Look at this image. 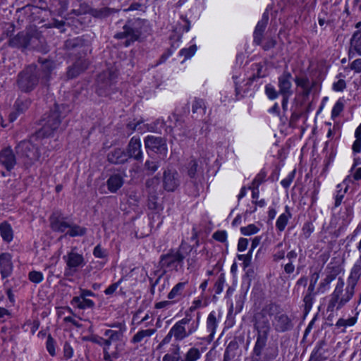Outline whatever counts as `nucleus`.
Instances as JSON below:
<instances>
[{
    "instance_id": "nucleus-58",
    "label": "nucleus",
    "mask_w": 361,
    "mask_h": 361,
    "mask_svg": "<svg viewBox=\"0 0 361 361\" xmlns=\"http://www.w3.org/2000/svg\"><path fill=\"white\" fill-rule=\"evenodd\" d=\"M93 255L97 258H104L107 256L106 251L100 245H97L93 250Z\"/></svg>"
},
{
    "instance_id": "nucleus-41",
    "label": "nucleus",
    "mask_w": 361,
    "mask_h": 361,
    "mask_svg": "<svg viewBox=\"0 0 361 361\" xmlns=\"http://www.w3.org/2000/svg\"><path fill=\"white\" fill-rule=\"evenodd\" d=\"M217 326V320L214 312H210L207 319V327L210 332V335L213 336L215 334Z\"/></svg>"
},
{
    "instance_id": "nucleus-61",
    "label": "nucleus",
    "mask_w": 361,
    "mask_h": 361,
    "mask_svg": "<svg viewBox=\"0 0 361 361\" xmlns=\"http://www.w3.org/2000/svg\"><path fill=\"white\" fill-rule=\"evenodd\" d=\"M345 87L346 83L343 79H340L333 84V90L336 92H342Z\"/></svg>"
},
{
    "instance_id": "nucleus-48",
    "label": "nucleus",
    "mask_w": 361,
    "mask_h": 361,
    "mask_svg": "<svg viewBox=\"0 0 361 361\" xmlns=\"http://www.w3.org/2000/svg\"><path fill=\"white\" fill-rule=\"evenodd\" d=\"M30 102L27 100L18 99L15 103L16 110L18 114H21L28 109Z\"/></svg>"
},
{
    "instance_id": "nucleus-42",
    "label": "nucleus",
    "mask_w": 361,
    "mask_h": 361,
    "mask_svg": "<svg viewBox=\"0 0 361 361\" xmlns=\"http://www.w3.org/2000/svg\"><path fill=\"white\" fill-rule=\"evenodd\" d=\"M201 357L200 350L195 347L190 348L184 356L183 361H197Z\"/></svg>"
},
{
    "instance_id": "nucleus-21",
    "label": "nucleus",
    "mask_w": 361,
    "mask_h": 361,
    "mask_svg": "<svg viewBox=\"0 0 361 361\" xmlns=\"http://www.w3.org/2000/svg\"><path fill=\"white\" fill-rule=\"evenodd\" d=\"M295 82L296 85L300 87L303 94L307 96L316 85V81L310 80L307 76L295 77Z\"/></svg>"
},
{
    "instance_id": "nucleus-43",
    "label": "nucleus",
    "mask_w": 361,
    "mask_h": 361,
    "mask_svg": "<svg viewBox=\"0 0 361 361\" xmlns=\"http://www.w3.org/2000/svg\"><path fill=\"white\" fill-rule=\"evenodd\" d=\"M180 346L178 345L172 353L164 355L163 361H180Z\"/></svg>"
},
{
    "instance_id": "nucleus-44",
    "label": "nucleus",
    "mask_w": 361,
    "mask_h": 361,
    "mask_svg": "<svg viewBox=\"0 0 361 361\" xmlns=\"http://www.w3.org/2000/svg\"><path fill=\"white\" fill-rule=\"evenodd\" d=\"M259 231V228L253 224L240 228V232L244 235H251L258 233Z\"/></svg>"
},
{
    "instance_id": "nucleus-39",
    "label": "nucleus",
    "mask_w": 361,
    "mask_h": 361,
    "mask_svg": "<svg viewBox=\"0 0 361 361\" xmlns=\"http://www.w3.org/2000/svg\"><path fill=\"white\" fill-rule=\"evenodd\" d=\"M286 247L283 242H280L274 247L273 259L274 261H279L284 258Z\"/></svg>"
},
{
    "instance_id": "nucleus-2",
    "label": "nucleus",
    "mask_w": 361,
    "mask_h": 361,
    "mask_svg": "<svg viewBox=\"0 0 361 361\" xmlns=\"http://www.w3.org/2000/svg\"><path fill=\"white\" fill-rule=\"evenodd\" d=\"M361 276V260L353 265L345 286L343 279H338L335 288L330 296L326 311L331 312L330 315L341 310L353 298L355 293V288Z\"/></svg>"
},
{
    "instance_id": "nucleus-56",
    "label": "nucleus",
    "mask_w": 361,
    "mask_h": 361,
    "mask_svg": "<svg viewBox=\"0 0 361 361\" xmlns=\"http://www.w3.org/2000/svg\"><path fill=\"white\" fill-rule=\"evenodd\" d=\"M197 51L195 45H192L188 49H183L180 50V54L185 56V59H190L192 57Z\"/></svg>"
},
{
    "instance_id": "nucleus-19",
    "label": "nucleus",
    "mask_w": 361,
    "mask_h": 361,
    "mask_svg": "<svg viewBox=\"0 0 361 361\" xmlns=\"http://www.w3.org/2000/svg\"><path fill=\"white\" fill-rule=\"evenodd\" d=\"M349 58H353L355 54L361 56V30L353 33L350 41Z\"/></svg>"
},
{
    "instance_id": "nucleus-3",
    "label": "nucleus",
    "mask_w": 361,
    "mask_h": 361,
    "mask_svg": "<svg viewBox=\"0 0 361 361\" xmlns=\"http://www.w3.org/2000/svg\"><path fill=\"white\" fill-rule=\"evenodd\" d=\"M40 137L36 133L30 137V140H22L15 147L17 155L22 159L23 164L27 168L40 160L41 152L39 143L35 142Z\"/></svg>"
},
{
    "instance_id": "nucleus-49",
    "label": "nucleus",
    "mask_w": 361,
    "mask_h": 361,
    "mask_svg": "<svg viewBox=\"0 0 361 361\" xmlns=\"http://www.w3.org/2000/svg\"><path fill=\"white\" fill-rule=\"evenodd\" d=\"M267 22H268V17H267V16L264 14L261 20H259L257 23L254 32H257L259 35L263 34L264 31L266 28Z\"/></svg>"
},
{
    "instance_id": "nucleus-34",
    "label": "nucleus",
    "mask_w": 361,
    "mask_h": 361,
    "mask_svg": "<svg viewBox=\"0 0 361 361\" xmlns=\"http://www.w3.org/2000/svg\"><path fill=\"white\" fill-rule=\"evenodd\" d=\"M70 227L66 232V235H69L71 237H77V236H82L86 232L87 229L85 227L80 226L73 223H71Z\"/></svg>"
},
{
    "instance_id": "nucleus-40",
    "label": "nucleus",
    "mask_w": 361,
    "mask_h": 361,
    "mask_svg": "<svg viewBox=\"0 0 361 361\" xmlns=\"http://www.w3.org/2000/svg\"><path fill=\"white\" fill-rule=\"evenodd\" d=\"M317 294V291L312 287H308L303 298V301L306 308H311L314 300L315 295Z\"/></svg>"
},
{
    "instance_id": "nucleus-30",
    "label": "nucleus",
    "mask_w": 361,
    "mask_h": 361,
    "mask_svg": "<svg viewBox=\"0 0 361 361\" xmlns=\"http://www.w3.org/2000/svg\"><path fill=\"white\" fill-rule=\"evenodd\" d=\"M118 11L108 7H102L99 8H91L90 13L92 16L97 18H105L117 12Z\"/></svg>"
},
{
    "instance_id": "nucleus-37",
    "label": "nucleus",
    "mask_w": 361,
    "mask_h": 361,
    "mask_svg": "<svg viewBox=\"0 0 361 361\" xmlns=\"http://www.w3.org/2000/svg\"><path fill=\"white\" fill-rule=\"evenodd\" d=\"M28 44L27 37L23 33L18 34L16 37L10 40V45L13 47H27Z\"/></svg>"
},
{
    "instance_id": "nucleus-17",
    "label": "nucleus",
    "mask_w": 361,
    "mask_h": 361,
    "mask_svg": "<svg viewBox=\"0 0 361 361\" xmlns=\"http://www.w3.org/2000/svg\"><path fill=\"white\" fill-rule=\"evenodd\" d=\"M12 256L8 252L0 254V274L3 279L7 278L13 272Z\"/></svg>"
},
{
    "instance_id": "nucleus-15",
    "label": "nucleus",
    "mask_w": 361,
    "mask_h": 361,
    "mask_svg": "<svg viewBox=\"0 0 361 361\" xmlns=\"http://www.w3.org/2000/svg\"><path fill=\"white\" fill-rule=\"evenodd\" d=\"M16 164V157L11 147L8 146L0 149V164L8 171L14 169Z\"/></svg>"
},
{
    "instance_id": "nucleus-29",
    "label": "nucleus",
    "mask_w": 361,
    "mask_h": 361,
    "mask_svg": "<svg viewBox=\"0 0 361 361\" xmlns=\"http://www.w3.org/2000/svg\"><path fill=\"white\" fill-rule=\"evenodd\" d=\"M71 305L80 310L87 308H92L94 306V302L90 299L84 298L81 296L74 297L71 302Z\"/></svg>"
},
{
    "instance_id": "nucleus-22",
    "label": "nucleus",
    "mask_w": 361,
    "mask_h": 361,
    "mask_svg": "<svg viewBox=\"0 0 361 361\" xmlns=\"http://www.w3.org/2000/svg\"><path fill=\"white\" fill-rule=\"evenodd\" d=\"M186 284L187 281L179 282L176 284L168 293V299L172 300L173 303L179 302L183 298V290Z\"/></svg>"
},
{
    "instance_id": "nucleus-38",
    "label": "nucleus",
    "mask_w": 361,
    "mask_h": 361,
    "mask_svg": "<svg viewBox=\"0 0 361 361\" xmlns=\"http://www.w3.org/2000/svg\"><path fill=\"white\" fill-rule=\"evenodd\" d=\"M355 140L354 141L352 150L354 154L361 152V123L357 126L355 131Z\"/></svg>"
},
{
    "instance_id": "nucleus-7",
    "label": "nucleus",
    "mask_w": 361,
    "mask_h": 361,
    "mask_svg": "<svg viewBox=\"0 0 361 361\" xmlns=\"http://www.w3.org/2000/svg\"><path fill=\"white\" fill-rule=\"evenodd\" d=\"M38 81L37 67L30 65L18 75V85L22 91L30 92L37 85Z\"/></svg>"
},
{
    "instance_id": "nucleus-23",
    "label": "nucleus",
    "mask_w": 361,
    "mask_h": 361,
    "mask_svg": "<svg viewBox=\"0 0 361 361\" xmlns=\"http://www.w3.org/2000/svg\"><path fill=\"white\" fill-rule=\"evenodd\" d=\"M123 183L124 180L119 174L111 175L106 181L108 190L112 193L117 192L123 186Z\"/></svg>"
},
{
    "instance_id": "nucleus-55",
    "label": "nucleus",
    "mask_w": 361,
    "mask_h": 361,
    "mask_svg": "<svg viewBox=\"0 0 361 361\" xmlns=\"http://www.w3.org/2000/svg\"><path fill=\"white\" fill-rule=\"evenodd\" d=\"M265 92L267 96L270 99H275L278 97L279 92L276 90L274 86L271 85H267L265 86Z\"/></svg>"
},
{
    "instance_id": "nucleus-27",
    "label": "nucleus",
    "mask_w": 361,
    "mask_h": 361,
    "mask_svg": "<svg viewBox=\"0 0 361 361\" xmlns=\"http://www.w3.org/2000/svg\"><path fill=\"white\" fill-rule=\"evenodd\" d=\"M0 235L3 240L10 243L13 239V230L11 225L7 221H3L0 224Z\"/></svg>"
},
{
    "instance_id": "nucleus-12",
    "label": "nucleus",
    "mask_w": 361,
    "mask_h": 361,
    "mask_svg": "<svg viewBox=\"0 0 361 361\" xmlns=\"http://www.w3.org/2000/svg\"><path fill=\"white\" fill-rule=\"evenodd\" d=\"M116 73L113 71L103 72L97 78L98 94L101 96L109 94V89L113 86Z\"/></svg>"
},
{
    "instance_id": "nucleus-31",
    "label": "nucleus",
    "mask_w": 361,
    "mask_h": 361,
    "mask_svg": "<svg viewBox=\"0 0 361 361\" xmlns=\"http://www.w3.org/2000/svg\"><path fill=\"white\" fill-rule=\"evenodd\" d=\"M238 344L236 341H231L227 345L224 355V361H231L237 356Z\"/></svg>"
},
{
    "instance_id": "nucleus-28",
    "label": "nucleus",
    "mask_w": 361,
    "mask_h": 361,
    "mask_svg": "<svg viewBox=\"0 0 361 361\" xmlns=\"http://www.w3.org/2000/svg\"><path fill=\"white\" fill-rule=\"evenodd\" d=\"M292 217V214L290 213V209L288 206H286L285 212L281 214L276 220V227L280 231L282 232L285 230V228L289 221V219Z\"/></svg>"
},
{
    "instance_id": "nucleus-45",
    "label": "nucleus",
    "mask_w": 361,
    "mask_h": 361,
    "mask_svg": "<svg viewBox=\"0 0 361 361\" xmlns=\"http://www.w3.org/2000/svg\"><path fill=\"white\" fill-rule=\"evenodd\" d=\"M344 109V103L342 99H338L334 104L331 111V118H335L340 115Z\"/></svg>"
},
{
    "instance_id": "nucleus-16",
    "label": "nucleus",
    "mask_w": 361,
    "mask_h": 361,
    "mask_svg": "<svg viewBox=\"0 0 361 361\" xmlns=\"http://www.w3.org/2000/svg\"><path fill=\"white\" fill-rule=\"evenodd\" d=\"M71 223L67 218L63 217L59 214H54L50 217L51 229L56 232L65 233L66 235L67 231L71 226Z\"/></svg>"
},
{
    "instance_id": "nucleus-25",
    "label": "nucleus",
    "mask_w": 361,
    "mask_h": 361,
    "mask_svg": "<svg viewBox=\"0 0 361 361\" xmlns=\"http://www.w3.org/2000/svg\"><path fill=\"white\" fill-rule=\"evenodd\" d=\"M341 271V268L337 267L335 271V274H328L319 283L317 293L319 294H323L326 293L330 288V284L332 281L335 279V275Z\"/></svg>"
},
{
    "instance_id": "nucleus-36",
    "label": "nucleus",
    "mask_w": 361,
    "mask_h": 361,
    "mask_svg": "<svg viewBox=\"0 0 361 361\" xmlns=\"http://www.w3.org/2000/svg\"><path fill=\"white\" fill-rule=\"evenodd\" d=\"M192 111L193 114L203 116L206 111V105L204 102L201 99H195L192 104Z\"/></svg>"
},
{
    "instance_id": "nucleus-5",
    "label": "nucleus",
    "mask_w": 361,
    "mask_h": 361,
    "mask_svg": "<svg viewBox=\"0 0 361 361\" xmlns=\"http://www.w3.org/2000/svg\"><path fill=\"white\" fill-rule=\"evenodd\" d=\"M64 109L63 104L55 105L54 109L43 118L42 128L37 132V136L48 137L56 130L60 126L61 113Z\"/></svg>"
},
{
    "instance_id": "nucleus-62",
    "label": "nucleus",
    "mask_w": 361,
    "mask_h": 361,
    "mask_svg": "<svg viewBox=\"0 0 361 361\" xmlns=\"http://www.w3.org/2000/svg\"><path fill=\"white\" fill-rule=\"evenodd\" d=\"M63 353L66 359H70L73 355V349L68 343H65L63 345Z\"/></svg>"
},
{
    "instance_id": "nucleus-57",
    "label": "nucleus",
    "mask_w": 361,
    "mask_h": 361,
    "mask_svg": "<svg viewBox=\"0 0 361 361\" xmlns=\"http://www.w3.org/2000/svg\"><path fill=\"white\" fill-rule=\"evenodd\" d=\"M238 259L243 262V265L244 268L248 267L251 264L252 259V252L250 251L249 253L246 255H240L238 257Z\"/></svg>"
},
{
    "instance_id": "nucleus-50",
    "label": "nucleus",
    "mask_w": 361,
    "mask_h": 361,
    "mask_svg": "<svg viewBox=\"0 0 361 361\" xmlns=\"http://www.w3.org/2000/svg\"><path fill=\"white\" fill-rule=\"evenodd\" d=\"M104 336L108 337L107 339L112 341H119L123 337L121 332H118L117 331L111 329L106 330Z\"/></svg>"
},
{
    "instance_id": "nucleus-9",
    "label": "nucleus",
    "mask_w": 361,
    "mask_h": 361,
    "mask_svg": "<svg viewBox=\"0 0 361 361\" xmlns=\"http://www.w3.org/2000/svg\"><path fill=\"white\" fill-rule=\"evenodd\" d=\"M292 75L288 71H283L278 78L279 93L282 95V107L285 109L289 98L293 95Z\"/></svg>"
},
{
    "instance_id": "nucleus-20",
    "label": "nucleus",
    "mask_w": 361,
    "mask_h": 361,
    "mask_svg": "<svg viewBox=\"0 0 361 361\" xmlns=\"http://www.w3.org/2000/svg\"><path fill=\"white\" fill-rule=\"evenodd\" d=\"M157 329H140L130 339V343L133 344H137L142 343H147L148 340L156 333Z\"/></svg>"
},
{
    "instance_id": "nucleus-8",
    "label": "nucleus",
    "mask_w": 361,
    "mask_h": 361,
    "mask_svg": "<svg viewBox=\"0 0 361 361\" xmlns=\"http://www.w3.org/2000/svg\"><path fill=\"white\" fill-rule=\"evenodd\" d=\"M66 262L65 276H73L80 268L85 264V259L82 255L76 252V247L71 249L66 255L63 257Z\"/></svg>"
},
{
    "instance_id": "nucleus-18",
    "label": "nucleus",
    "mask_w": 361,
    "mask_h": 361,
    "mask_svg": "<svg viewBox=\"0 0 361 361\" xmlns=\"http://www.w3.org/2000/svg\"><path fill=\"white\" fill-rule=\"evenodd\" d=\"M127 154L128 157H133L136 160L142 159L141 142L139 137H133L130 139L127 147Z\"/></svg>"
},
{
    "instance_id": "nucleus-24",
    "label": "nucleus",
    "mask_w": 361,
    "mask_h": 361,
    "mask_svg": "<svg viewBox=\"0 0 361 361\" xmlns=\"http://www.w3.org/2000/svg\"><path fill=\"white\" fill-rule=\"evenodd\" d=\"M127 153L121 149H116L108 154V160L115 164H123L128 159Z\"/></svg>"
},
{
    "instance_id": "nucleus-32",
    "label": "nucleus",
    "mask_w": 361,
    "mask_h": 361,
    "mask_svg": "<svg viewBox=\"0 0 361 361\" xmlns=\"http://www.w3.org/2000/svg\"><path fill=\"white\" fill-rule=\"evenodd\" d=\"M172 132L173 137L175 139H178V137H179L180 140H183V138L187 137L188 135V130L186 128L185 126L179 121H177L175 123V126L173 127Z\"/></svg>"
},
{
    "instance_id": "nucleus-1",
    "label": "nucleus",
    "mask_w": 361,
    "mask_h": 361,
    "mask_svg": "<svg viewBox=\"0 0 361 361\" xmlns=\"http://www.w3.org/2000/svg\"><path fill=\"white\" fill-rule=\"evenodd\" d=\"M254 329L257 334L252 361H274L279 355V347L275 343L267 345L271 327L269 320L262 314L255 316Z\"/></svg>"
},
{
    "instance_id": "nucleus-46",
    "label": "nucleus",
    "mask_w": 361,
    "mask_h": 361,
    "mask_svg": "<svg viewBox=\"0 0 361 361\" xmlns=\"http://www.w3.org/2000/svg\"><path fill=\"white\" fill-rule=\"evenodd\" d=\"M187 265H188V269L190 271H193L197 268V253L192 252L190 253L189 257L187 259Z\"/></svg>"
},
{
    "instance_id": "nucleus-64",
    "label": "nucleus",
    "mask_w": 361,
    "mask_h": 361,
    "mask_svg": "<svg viewBox=\"0 0 361 361\" xmlns=\"http://www.w3.org/2000/svg\"><path fill=\"white\" fill-rule=\"evenodd\" d=\"M350 68L356 73L361 72V59H357L353 61L350 65Z\"/></svg>"
},
{
    "instance_id": "nucleus-63",
    "label": "nucleus",
    "mask_w": 361,
    "mask_h": 361,
    "mask_svg": "<svg viewBox=\"0 0 361 361\" xmlns=\"http://www.w3.org/2000/svg\"><path fill=\"white\" fill-rule=\"evenodd\" d=\"M197 162L195 160H192L189 163L188 176L190 178H194L197 171Z\"/></svg>"
},
{
    "instance_id": "nucleus-53",
    "label": "nucleus",
    "mask_w": 361,
    "mask_h": 361,
    "mask_svg": "<svg viewBox=\"0 0 361 361\" xmlns=\"http://www.w3.org/2000/svg\"><path fill=\"white\" fill-rule=\"evenodd\" d=\"M356 322V319L354 317L349 318L348 319H339L336 324L337 327H347L353 326Z\"/></svg>"
},
{
    "instance_id": "nucleus-59",
    "label": "nucleus",
    "mask_w": 361,
    "mask_h": 361,
    "mask_svg": "<svg viewBox=\"0 0 361 361\" xmlns=\"http://www.w3.org/2000/svg\"><path fill=\"white\" fill-rule=\"evenodd\" d=\"M213 238L219 242L224 243L227 239V233L225 231H218L214 233Z\"/></svg>"
},
{
    "instance_id": "nucleus-60",
    "label": "nucleus",
    "mask_w": 361,
    "mask_h": 361,
    "mask_svg": "<svg viewBox=\"0 0 361 361\" xmlns=\"http://www.w3.org/2000/svg\"><path fill=\"white\" fill-rule=\"evenodd\" d=\"M302 234L305 238H308L314 231V226L310 223H305L302 227Z\"/></svg>"
},
{
    "instance_id": "nucleus-52",
    "label": "nucleus",
    "mask_w": 361,
    "mask_h": 361,
    "mask_svg": "<svg viewBox=\"0 0 361 361\" xmlns=\"http://www.w3.org/2000/svg\"><path fill=\"white\" fill-rule=\"evenodd\" d=\"M28 276L29 279L35 283H40L44 279L42 273L37 271H30Z\"/></svg>"
},
{
    "instance_id": "nucleus-14",
    "label": "nucleus",
    "mask_w": 361,
    "mask_h": 361,
    "mask_svg": "<svg viewBox=\"0 0 361 361\" xmlns=\"http://www.w3.org/2000/svg\"><path fill=\"white\" fill-rule=\"evenodd\" d=\"M180 184V176L173 169L165 170L163 173V187L169 192L175 191Z\"/></svg>"
},
{
    "instance_id": "nucleus-13",
    "label": "nucleus",
    "mask_w": 361,
    "mask_h": 361,
    "mask_svg": "<svg viewBox=\"0 0 361 361\" xmlns=\"http://www.w3.org/2000/svg\"><path fill=\"white\" fill-rule=\"evenodd\" d=\"M138 24L137 21H128L123 26V31L116 33L115 37L117 39L126 38V46H128L131 42L136 41L140 35L141 32L137 27Z\"/></svg>"
},
{
    "instance_id": "nucleus-4",
    "label": "nucleus",
    "mask_w": 361,
    "mask_h": 361,
    "mask_svg": "<svg viewBox=\"0 0 361 361\" xmlns=\"http://www.w3.org/2000/svg\"><path fill=\"white\" fill-rule=\"evenodd\" d=\"M200 325V317L193 319L189 312L185 313V317L176 322L171 328V334L176 341H181L197 331Z\"/></svg>"
},
{
    "instance_id": "nucleus-35",
    "label": "nucleus",
    "mask_w": 361,
    "mask_h": 361,
    "mask_svg": "<svg viewBox=\"0 0 361 361\" xmlns=\"http://www.w3.org/2000/svg\"><path fill=\"white\" fill-rule=\"evenodd\" d=\"M41 68L44 74L43 82L46 83L49 78L51 72L54 68V63L51 61L45 60L42 62Z\"/></svg>"
},
{
    "instance_id": "nucleus-54",
    "label": "nucleus",
    "mask_w": 361,
    "mask_h": 361,
    "mask_svg": "<svg viewBox=\"0 0 361 361\" xmlns=\"http://www.w3.org/2000/svg\"><path fill=\"white\" fill-rule=\"evenodd\" d=\"M47 350L51 356H54L56 354L55 351V341L54 338L49 335L46 343Z\"/></svg>"
},
{
    "instance_id": "nucleus-10",
    "label": "nucleus",
    "mask_w": 361,
    "mask_h": 361,
    "mask_svg": "<svg viewBox=\"0 0 361 361\" xmlns=\"http://www.w3.org/2000/svg\"><path fill=\"white\" fill-rule=\"evenodd\" d=\"M145 148L155 154L160 158H165L167 155L168 149L166 140L160 137L148 135L145 138Z\"/></svg>"
},
{
    "instance_id": "nucleus-51",
    "label": "nucleus",
    "mask_w": 361,
    "mask_h": 361,
    "mask_svg": "<svg viewBox=\"0 0 361 361\" xmlns=\"http://www.w3.org/2000/svg\"><path fill=\"white\" fill-rule=\"evenodd\" d=\"M225 283V277L224 274H221L214 284V290L216 294H220L224 289Z\"/></svg>"
},
{
    "instance_id": "nucleus-11",
    "label": "nucleus",
    "mask_w": 361,
    "mask_h": 361,
    "mask_svg": "<svg viewBox=\"0 0 361 361\" xmlns=\"http://www.w3.org/2000/svg\"><path fill=\"white\" fill-rule=\"evenodd\" d=\"M271 325L278 333H283L290 330L293 324L291 318L284 312L279 311L272 314Z\"/></svg>"
},
{
    "instance_id": "nucleus-33",
    "label": "nucleus",
    "mask_w": 361,
    "mask_h": 361,
    "mask_svg": "<svg viewBox=\"0 0 361 361\" xmlns=\"http://www.w3.org/2000/svg\"><path fill=\"white\" fill-rule=\"evenodd\" d=\"M353 217V208L350 204H345L344 209L340 213V219L343 226H348Z\"/></svg>"
},
{
    "instance_id": "nucleus-26",
    "label": "nucleus",
    "mask_w": 361,
    "mask_h": 361,
    "mask_svg": "<svg viewBox=\"0 0 361 361\" xmlns=\"http://www.w3.org/2000/svg\"><path fill=\"white\" fill-rule=\"evenodd\" d=\"M89 63L86 60H78L75 64L68 69V76L73 78L78 76L81 72L84 71L88 66Z\"/></svg>"
},
{
    "instance_id": "nucleus-47",
    "label": "nucleus",
    "mask_w": 361,
    "mask_h": 361,
    "mask_svg": "<svg viewBox=\"0 0 361 361\" xmlns=\"http://www.w3.org/2000/svg\"><path fill=\"white\" fill-rule=\"evenodd\" d=\"M267 177V173L262 170L260 172L255 176L254 180L251 183V186L253 188H259V186L265 181Z\"/></svg>"
},
{
    "instance_id": "nucleus-6",
    "label": "nucleus",
    "mask_w": 361,
    "mask_h": 361,
    "mask_svg": "<svg viewBox=\"0 0 361 361\" xmlns=\"http://www.w3.org/2000/svg\"><path fill=\"white\" fill-rule=\"evenodd\" d=\"M184 247L180 246L177 250H171L162 255L160 259V266L165 272L169 271H179L183 270V260L185 256L183 252Z\"/></svg>"
}]
</instances>
